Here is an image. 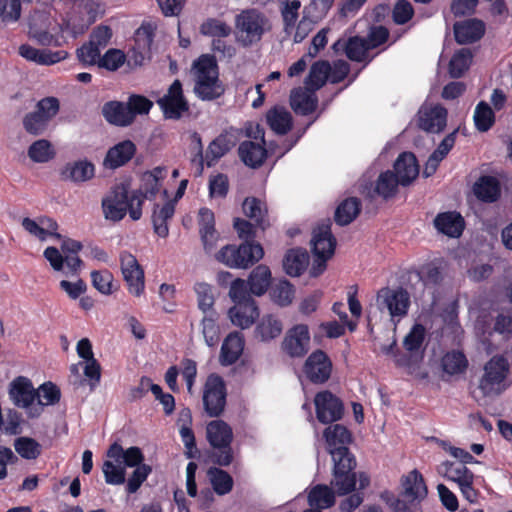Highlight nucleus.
I'll return each mask as SVG.
<instances>
[{"label":"nucleus","mask_w":512,"mask_h":512,"mask_svg":"<svg viewBox=\"0 0 512 512\" xmlns=\"http://www.w3.org/2000/svg\"><path fill=\"white\" fill-rule=\"evenodd\" d=\"M336 247V238L332 234L331 224H322L313 231L312 252L315 256L332 257Z\"/></svg>","instance_id":"obj_21"},{"label":"nucleus","mask_w":512,"mask_h":512,"mask_svg":"<svg viewBox=\"0 0 512 512\" xmlns=\"http://www.w3.org/2000/svg\"><path fill=\"white\" fill-rule=\"evenodd\" d=\"M317 420L322 424H332L342 419L344 404L329 390L318 392L314 397Z\"/></svg>","instance_id":"obj_10"},{"label":"nucleus","mask_w":512,"mask_h":512,"mask_svg":"<svg viewBox=\"0 0 512 512\" xmlns=\"http://www.w3.org/2000/svg\"><path fill=\"white\" fill-rule=\"evenodd\" d=\"M206 438L212 448L209 460L220 467L231 465L234 461L232 427L223 420H212L207 424Z\"/></svg>","instance_id":"obj_3"},{"label":"nucleus","mask_w":512,"mask_h":512,"mask_svg":"<svg viewBox=\"0 0 512 512\" xmlns=\"http://www.w3.org/2000/svg\"><path fill=\"white\" fill-rule=\"evenodd\" d=\"M283 331L282 321L274 314L263 315L256 324L255 338L269 342L281 335Z\"/></svg>","instance_id":"obj_29"},{"label":"nucleus","mask_w":512,"mask_h":512,"mask_svg":"<svg viewBox=\"0 0 512 512\" xmlns=\"http://www.w3.org/2000/svg\"><path fill=\"white\" fill-rule=\"evenodd\" d=\"M248 281L237 278L231 282L229 296L234 302V305L242 302L255 301L251 297Z\"/></svg>","instance_id":"obj_55"},{"label":"nucleus","mask_w":512,"mask_h":512,"mask_svg":"<svg viewBox=\"0 0 512 512\" xmlns=\"http://www.w3.org/2000/svg\"><path fill=\"white\" fill-rule=\"evenodd\" d=\"M426 330L422 324L416 323L404 337L403 347L408 352H417L425 340Z\"/></svg>","instance_id":"obj_53"},{"label":"nucleus","mask_w":512,"mask_h":512,"mask_svg":"<svg viewBox=\"0 0 512 512\" xmlns=\"http://www.w3.org/2000/svg\"><path fill=\"white\" fill-rule=\"evenodd\" d=\"M473 118L475 127L480 132H487L495 123V113L485 101L476 105Z\"/></svg>","instance_id":"obj_49"},{"label":"nucleus","mask_w":512,"mask_h":512,"mask_svg":"<svg viewBox=\"0 0 512 512\" xmlns=\"http://www.w3.org/2000/svg\"><path fill=\"white\" fill-rule=\"evenodd\" d=\"M467 367L468 360L461 351L447 352L442 358V368L449 375L461 374L466 371Z\"/></svg>","instance_id":"obj_46"},{"label":"nucleus","mask_w":512,"mask_h":512,"mask_svg":"<svg viewBox=\"0 0 512 512\" xmlns=\"http://www.w3.org/2000/svg\"><path fill=\"white\" fill-rule=\"evenodd\" d=\"M244 214L255 222V225L264 230L268 225L265 204L256 197H247L242 204Z\"/></svg>","instance_id":"obj_40"},{"label":"nucleus","mask_w":512,"mask_h":512,"mask_svg":"<svg viewBox=\"0 0 512 512\" xmlns=\"http://www.w3.org/2000/svg\"><path fill=\"white\" fill-rule=\"evenodd\" d=\"M447 123V109L436 105L424 111L419 118V127L431 133H439L444 130Z\"/></svg>","instance_id":"obj_27"},{"label":"nucleus","mask_w":512,"mask_h":512,"mask_svg":"<svg viewBox=\"0 0 512 512\" xmlns=\"http://www.w3.org/2000/svg\"><path fill=\"white\" fill-rule=\"evenodd\" d=\"M394 174L400 180V185L407 186L419 174V165L412 152H402L394 163Z\"/></svg>","instance_id":"obj_22"},{"label":"nucleus","mask_w":512,"mask_h":512,"mask_svg":"<svg viewBox=\"0 0 512 512\" xmlns=\"http://www.w3.org/2000/svg\"><path fill=\"white\" fill-rule=\"evenodd\" d=\"M200 33L204 36L227 37L231 33V28L225 22L216 18H208L200 26Z\"/></svg>","instance_id":"obj_54"},{"label":"nucleus","mask_w":512,"mask_h":512,"mask_svg":"<svg viewBox=\"0 0 512 512\" xmlns=\"http://www.w3.org/2000/svg\"><path fill=\"white\" fill-rule=\"evenodd\" d=\"M143 197L139 192H131L124 184L116 185L102 199V210L105 218L113 222L121 221L127 213L132 220L142 217Z\"/></svg>","instance_id":"obj_1"},{"label":"nucleus","mask_w":512,"mask_h":512,"mask_svg":"<svg viewBox=\"0 0 512 512\" xmlns=\"http://www.w3.org/2000/svg\"><path fill=\"white\" fill-rule=\"evenodd\" d=\"M356 482L357 476L354 469H333L331 485L336 489L338 495L343 496L354 491Z\"/></svg>","instance_id":"obj_41"},{"label":"nucleus","mask_w":512,"mask_h":512,"mask_svg":"<svg viewBox=\"0 0 512 512\" xmlns=\"http://www.w3.org/2000/svg\"><path fill=\"white\" fill-rule=\"evenodd\" d=\"M39 404L40 405H54L59 402L61 391L59 387L52 382H45L39 387Z\"/></svg>","instance_id":"obj_62"},{"label":"nucleus","mask_w":512,"mask_h":512,"mask_svg":"<svg viewBox=\"0 0 512 512\" xmlns=\"http://www.w3.org/2000/svg\"><path fill=\"white\" fill-rule=\"evenodd\" d=\"M239 141V130L233 127L224 129L208 145L205 153L207 167L215 166L218 161L228 154Z\"/></svg>","instance_id":"obj_13"},{"label":"nucleus","mask_w":512,"mask_h":512,"mask_svg":"<svg viewBox=\"0 0 512 512\" xmlns=\"http://www.w3.org/2000/svg\"><path fill=\"white\" fill-rule=\"evenodd\" d=\"M376 304L380 310L387 309L391 317L402 318L407 315L410 307L409 293L398 287H383L377 292Z\"/></svg>","instance_id":"obj_9"},{"label":"nucleus","mask_w":512,"mask_h":512,"mask_svg":"<svg viewBox=\"0 0 512 512\" xmlns=\"http://www.w3.org/2000/svg\"><path fill=\"white\" fill-rule=\"evenodd\" d=\"M473 193L478 200L484 203H494L501 196L500 182L494 176H480L473 185Z\"/></svg>","instance_id":"obj_26"},{"label":"nucleus","mask_w":512,"mask_h":512,"mask_svg":"<svg viewBox=\"0 0 512 512\" xmlns=\"http://www.w3.org/2000/svg\"><path fill=\"white\" fill-rule=\"evenodd\" d=\"M271 271L268 266L260 264L256 266L248 277L250 292L255 296H262L271 285Z\"/></svg>","instance_id":"obj_38"},{"label":"nucleus","mask_w":512,"mask_h":512,"mask_svg":"<svg viewBox=\"0 0 512 512\" xmlns=\"http://www.w3.org/2000/svg\"><path fill=\"white\" fill-rule=\"evenodd\" d=\"M35 110L50 122L58 114L60 102L53 96L44 97L37 102Z\"/></svg>","instance_id":"obj_63"},{"label":"nucleus","mask_w":512,"mask_h":512,"mask_svg":"<svg viewBox=\"0 0 512 512\" xmlns=\"http://www.w3.org/2000/svg\"><path fill=\"white\" fill-rule=\"evenodd\" d=\"M361 207V201L357 197H348L344 199L335 210V222L340 226L350 224L359 215Z\"/></svg>","instance_id":"obj_39"},{"label":"nucleus","mask_w":512,"mask_h":512,"mask_svg":"<svg viewBox=\"0 0 512 512\" xmlns=\"http://www.w3.org/2000/svg\"><path fill=\"white\" fill-rule=\"evenodd\" d=\"M279 2L284 4L281 15L285 29L294 27L299 17L300 0H279Z\"/></svg>","instance_id":"obj_56"},{"label":"nucleus","mask_w":512,"mask_h":512,"mask_svg":"<svg viewBox=\"0 0 512 512\" xmlns=\"http://www.w3.org/2000/svg\"><path fill=\"white\" fill-rule=\"evenodd\" d=\"M14 448L24 459L34 460L41 454L40 444L33 438L20 437L15 440Z\"/></svg>","instance_id":"obj_51"},{"label":"nucleus","mask_w":512,"mask_h":512,"mask_svg":"<svg viewBox=\"0 0 512 512\" xmlns=\"http://www.w3.org/2000/svg\"><path fill=\"white\" fill-rule=\"evenodd\" d=\"M333 364L328 354L317 349L306 359L303 365V373L313 384H324L331 377Z\"/></svg>","instance_id":"obj_12"},{"label":"nucleus","mask_w":512,"mask_h":512,"mask_svg":"<svg viewBox=\"0 0 512 512\" xmlns=\"http://www.w3.org/2000/svg\"><path fill=\"white\" fill-rule=\"evenodd\" d=\"M127 105L134 121L137 115L148 114L153 107V102L143 95L132 94L128 98Z\"/></svg>","instance_id":"obj_61"},{"label":"nucleus","mask_w":512,"mask_h":512,"mask_svg":"<svg viewBox=\"0 0 512 512\" xmlns=\"http://www.w3.org/2000/svg\"><path fill=\"white\" fill-rule=\"evenodd\" d=\"M49 125V121L36 110L26 114L23 118V127L28 134L38 136L43 134Z\"/></svg>","instance_id":"obj_52"},{"label":"nucleus","mask_w":512,"mask_h":512,"mask_svg":"<svg viewBox=\"0 0 512 512\" xmlns=\"http://www.w3.org/2000/svg\"><path fill=\"white\" fill-rule=\"evenodd\" d=\"M197 97L204 101H212L224 94V87L219 80L218 65L215 56L203 54L193 63Z\"/></svg>","instance_id":"obj_2"},{"label":"nucleus","mask_w":512,"mask_h":512,"mask_svg":"<svg viewBox=\"0 0 512 512\" xmlns=\"http://www.w3.org/2000/svg\"><path fill=\"white\" fill-rule=\"evenodd\" d=\"M331 65L326 60H318L314 62L305 78V86L308 90L317 91L325 85L329 80Z\"/></svg>","instance_id":"obj_36"},{"label":"nucleus","mask_w":512,"mask_h":512,"mask_svg":"<svg viewBox=\"0 0 512 512\" xmlns=\"http://www.w3.org/2000/svg\"><path fill=\"white\" fill-rule=\"evenodd\" d=\"M270 297L278 306L287 307L295 297V288L288 280H280L271 286Z\"/></svg>","instance_id":"obj_44"},{"label":"nucleus","mask_w":512,"mask_h":512,"mask_svg":"<svg viewBox=\"0 0 512 512\" xmlns=\"http://www.w3.org/2000/svg\"><path fill=\"white\" fill-rule=\"evenodd\" d=\"M339 46L344 49L347 58L354 62H363L367 57L368 51L371 50L366 39L360 36L349 37L343 42L338 40L333 45V48L338 50Z\"/></svg>","instance_id":"obj_31"},{"label":"nucleus","mask_w":512,"mask_h":512,"mask_svg":"<svg viewBox=\"0 0 512 512\" xmlns=\"http://www.w3.org/2000/svg\"><path fill=\"white\" fill-rule=\"evenodd\" d=\"M164 169L162 167H155L151 171H146L142 175V185L140 189L132 190L131 192H139L143 197V203L146 199H153L159 192L161 180L164 178Z\"/></svg>","instance_id":"obj_35"},{"label":"nucleus","mask_w":512,"mask_h":512,"mask_svg":"<svg viewBox=\"0 0 512 512\" xmlns=\"http://www.w3.org/2000/svg\"><path fill=\"white\" fill-rule=\"evenodd\" d=\"M335 501V492L325 484H317L308 492L307 502L311 508L322 511L334 506Z\"/></svg>","instance_id":"obj_34"},{"label":"nucleus","mask_w":512,"mask_h":512,"mask_svg":"<svg viewBox=\"0 0 512 512\" xmlns=\"http://www.w3.org/2000/svg\"><path fill=\"white\" fill-rule=\"evenodd\" d=\"M227 389L223 378L211 373L208 375L203 387V407L205 413L211 418L220 417L226 407Z\"/></svg>","instance_id":"obj_7"},{"label":"nucleus","mask_w":512,"mask_h":512,"mask_svg":"<svg viewBox=\"0 0 512 512\" xmlns=\"http://www.w3.org/2000/svg\"><path fill=\"white\" fill-rule=\"evenodd\" d=\"M244 345L245 340L241 332L234 331L229 333L221 346V364L229 366L236 363L243 353Z\"/></svg>","instance_id":"obj_24"},{"label":"nucleus","mask_w":512,"mask_h":512,"mask_svg":"<svg viewBox=\"0 0 512 512\" xmlns=\"http://www.w3.org/2000/svg\"><path fill=\"white\" fill-rule=\"evenodd\" d=\"M398 185H400V180L393 171L387 170L379 175L375 192L384 199H389L396 194Z\"/></svg>","instance_id":"obj_47"},{"label":"nucleus","mask_w":512,"mask_h":512,"mask_svg":"<svg viewBox=\"0 0 512 512\" xmlns=\"http://www.w3.org/2000/svg\"><path fill=\"white\" fill-rule=\"evenodd\" d=\"M94 174V165L86 160L68 163L61 171L63 180H70L75 183L88 181L94 177Z\"/></svg>","instance_id":"obj_33"},{"label":"nucleus","mask_w":512,"mask_h":512,"mask_svg":"<svg viewBox=\"0 0 512 512\" xmlns=\"http://www.w3.org/2000/svg\"><path fill=\"white\" fill-rule=\"evenodd\" d=\"M238 154L242 162L251 168L262 166L267 158L265 145L253 141H243L239 145Z\"/></svg>","instance_id":"obj_30"},{"label":"nucleus","mask_w":512,"mask_h":512,"mask_svg":"<svg viewBox=\"0 0 512 512\" xmlns=\"http://www.w3.org/2000/svg\"><path fill=\"white\" fill-rule=\"evenodd\" d=\"M194 290L197 295L199 309L203 312L210 310L214 305L212 286L207 283L200 282L195 284Z\"/></svg>","instance_id":"obj_60"},{"label":"nucleus","mask_w":512,"mask_h":512,"mask_svg":"<svg viewBox=\"0 0 512 512\" xmlns=\"http://www.w3.org/2000/svg\"><path fill=\"white\" fill-rule=\"evenodd\" d=\"M165 119L179 120L189 111V103L184 96L183 86L179 79H175L169 86L167 93L157 100Z\"/></svg>","instance_id":"obj_8"},{"label":"nucleus","mask_w":512,"mask_h":512,"mask_svg":"<svg viewBox=\"0 0 512 512\" xmlns=\"http://www.w3.org/2000/svg\"><path fill=\"white\" fill-rule=\"evenodd\" d=\"M329 453L334 462L333 469H355V456L350 452L347 446H338V448L330 449Z\"/></svg>","instance_id":"obj_50"},{"label":"nucleus","mask_w":512,"mask_h":512,"mask_svg":"<svg viewBox=\"0 0 512 512\" xmlns=\"http://www.w3.org/2000/svg\"><path fill=\"white\" fill-rule=\"evenodd\" d=\"M152 472V467L148 464H142L135 468L129 477L126 485V491L128 494L136 493L143 482L148 478L149 474Z\"/></svg>","instance_id":"obj_59"},{"label":"nucleus","mask_w":512,"mask_h":512,"mask_svg":"<svg viewBox=\"0 0 512 512\" xmlns=\"http://www.w3.org/2000/svg\"><path fill=\"white\" fill-rule=\"evenodd\" d=\"M120 265L128 291L134 296H141L145 289V276L137 258L128 251H122Z\"/></svg>","instance_id":"obj_11"},{"label":"nucleus","mask_w":512,"mask_h":512,"mask_svg":"<svg viewBox=\"0 0 512 512\" xmlns=\"http://www.w3.org/2000/svg\"><path fill=\"white\" fill-rule=\"evenodd\" d=\"M316 91L308 90L305 87L294 88L290 94V106L296 114L308 116L312 114L318 106Z\"/></svg>","instance_id":"obj_23"},{"label":"nucleus","mask_w":512,"mask_h":512,"mask_svg":"<svg viewBox=\"0 0 512 512\" xmlns=\"http://www.w3.org/2000/svg\"><path fill=\"white\" fill-rule=\"evenodd\" d=\"M102 115L108 123L116 126L126 127L133 123L127 103L120 101L106 102L102 107Z\"/></svg>","instance_id":"obj_28"},{"label":"nucleus","mask_w":512,"mask_h":512,"mask_svg":"<svg viewBox=\"0 0 512 512\" xmlns=\"http://www.w3.org/2000/svg\"><path fill=\"white\" fill-rule=\"evenodd\" d=\"M400 483L402 486L400 496L408 503L422 502L428 494L423 475L417 469L402 475Z\"/></svg>","instance_id":"obj_16"},{"label":"nucleus","mask_w":512,"mask_h":512,"mask_svg":"<svg viewBox=\"0 0 512 512\" xmlns=\"http://www.w3.org/2000/svg\"><path fill=\"white\" fill-rule=\"evenodd\" d=\"M266 121L276 134L285 135L292 128V116L284 107L275 106L266 114Z\"/></svg>","instance_id":"obj_37"},{"label":"nucleus","mask_w":512,"mask_h":512,"mask_svg":"<svg viewBox=\"0 0 512 512\" xmlns=\"http://www.w3.org/2000/svg\"><path fill=\"white\" fill-rule=\"evenodd\" d=\"M323 437L329 450L338 448V446H347L352 442L351 432L341 424L328 426L323 432Z\"/></svg>","instance_id":"obj_42"},{"label":"nucleus","mask_w":512,"mask_h":512,"mask_svg":"<svg viewBox=\"0 0 512 512\" xmlns=\"http://www.w3.org/2000/svg\"><path fill=\"white\" fill-rule=\"evenodd\" d=\"M472 53L468 48L457 50L449 62V74L452 78H460L469 69Z\"/></svg>","instance_id":"obj_48"},{"label":"nucleus","mask_w":512,"mask_h":512,"mask_svg":"<svg viewBox=\"0 0 512 512\" xmlns=\"http://www.w3.org/2000/svg\"><path fill=\"white\" fill-rule=\"evenodd\" d=\"M9 395L13 403L20 408H29L38 396L30 379L24 376L16 377L9 388Z\"/></svg>","instance_id":"obj_18"},{"label":"nucleus","mask_w":512,"mask_h":512,"mask_svg":"<svg viewBox=\"0 0 512 512\" xmlns=\"http://www.w3.org/2000/svg\"><path fill=\"white\" fill-rule=\"evenodd\" d=\"M433 225L439 233L450 238H459L465 229V220L457 211H446L435 216Z\"/></svg>","instance_id":"obj_17"},{"label":"nucleus","mask_w":512,"mask_h":512,"mask_svg":"<svg viewBox=\"0 0 512 512\" xmlns=\"http://www.w3.org/2000/svg\"><path fill=\"white\" fill-rule=\"evenodd\" d=\"M92 284L100 293L109 295L113 292V275L109 270L91 272Z\"/></svg>","instance_id":"obj_58"},{"label":"nucleus","mask_w":512,"mask_h":512,"mask_svg":"<svg viewBox=\"0 0 512 512\" xmlns=\"http://www.w3.org/2000/svg\"><path fill=\"white\" fill-rule=\"evenodd\" d=\"M198 226L203 247L209 253L214 249L219 238L215 229V215L211 209L207 207L199 209Z\"/></svg>","instance_id":"obj_19"},{"label":"nucleus","mask_w":512,"mask_h":512,"mask_svg":"<svg viewBox=\"0 0 512 512\" xmlns=\"http://www.w3.org/2000/svg\"><path fill=\"white\" fill-rule=\"evenodd\" d=\"M308 263V252L302 248L288 250L283 259L284 270L292 277L300 276L307 268Z\"/></svg>","instance_id":"obj_32"},{"label":"nucleus","mask_w":512,"mask_h":512,"mask_svg":"<svg viewBox=\"0 0 512 512\" xmlns=\"http://www.w3.org/2000/svg\"><path fill=\"white\" fill-rule=\"evenodd\" d=\"M237 39L243 47H249L261 41L269 29L268 18L257 9H246L235 17Z\"/></svg>","instance_id":"obj_5"},{"label":"nucleus","mask_w":512,"mask_h":512,"mask_svg":"<svg viewBox=\"0 0 512 512\" xmlns=\"http://www.w3.org/2000/svg\"><path fill=\"white\" fill-rule=\"evenodd\" d=\"M137 148L131 140H123L109 148L104 158V166L117 169L127 164L136 154Z\"/></svg>","instance_id":"obj_20"},{"label":"nucleus","mask_w":512,"mask_h":512,"mask_svg":"<svg viewBox=\"0 0 512 512\" xmlns=\"http://www.w3.org/2000/svg\"><path fill=\"white\" fill-rule=\"evenodd\" d=\"M78 60L84 66H93L98 65L101 59V49L91 44L89 41L84 43L80 48L76 51Z\"/></svg>","instance_id":"obj_57"},{"label":"nucleus","mask_w":512,"mask_h":512,"mask_svg":"<svg viewBox=\"0 0 512 512\" xmlns=\"http://www.w3.org/2000/svg\"><path fill=\"white\" fill-rule=\"evenodd\" d=\"M510 372L508 360L502 355L493 356L484 366L478 388L483 396H496L507 388L506 380Z\"/></svg>","instance_id":"obj_6"},{"label":"nucleus","mask_w":512,"mask_h":512,"mask_svg":"<svg viewBox=\"0 0 512 512\" xmlns=\"http://www.w3.org/2000/svg\"><path fill=\"white\" fill-rule=\"evenodd\" d=\"M310 333L306 324H297L290 328L282 342L283 351L292 358H301L309 350Z\"/></svg>","instance_id":"obj_14"},{"label":"nucleus","mask_w":512,"mask_h":512,"mask_svg":"<svg viewBox=\"0 0 512 512\" xmlns=\"http://www.w3.org/2000/svg\"><path fill=\"white\" fill-rule=\"evenodd\" d=\"M125 54L118 49H109L100 59V68H105L108 71L118 70L125 62Z\"/></svg>","instance_id":"obj_64"},{"label":"nucleus","mask_w":512,"mask_h":512,"mask_svg":"<svg viewBox=\"0 0 512 512\" xmlns=\"http://www.w3.org/2000/svg\"><path fill=\"white\" fill-rule=\"evenodd\" d=\"M228 315L233 325L247 329L259 317V309L255 301L242 302L231 307Z\"/></svg>","instance_id":"obj_25"},{"label":"nucleus","mask_w":512,"mask_h":512,"mask_svg":"<svg viewBox=\"0 0 512 512\" xmlns=\"http://www.w3.org/2000/svg\"><path fill=\"white\" fill-rule=\"evenodd\" d=\"M56 155L53 145L49 140L39 139L28 148V157L35 163H47Z\"/></svg>","instance_id":"obj_45"},{"label":"nucleus","mask_w":512,"mask_h":512,"mask_svg":"<svg viewBox=\"0 0 512 512\" xmlns=\"http://www.w3.org/2000/svg\"><path fill=\"white\" fill-rule=\"evenodd\" d=\"M208 476L210 478L213 490L217 495H226L232 491L234 481L232 476L225 470L219 467H210L208 469Z\"/></svg>","instance_id":"obj_43"},{"label":"nucleus","mask_w":512,"mask_h":512,"mask_svg":"<svg viewBox=\"0 0 512 512\" xmlns=\"http://www.w3.org/2000/svg\"><path fill=\"white\" fill-rule=\"evenodd\" d=\"M486 32V24L478 18H469L457 21L453 25L455 41L460 45L473 44L483 38Z\"/></svg>","instance_id":"obj_15"},{"label":"nucleus","mask_w":512,"mask_h":512,"mask_svg":"<svg viewBox=\"0 0 512 512\" xmlns=\"http://www.w3.org/2000/svg\"><path fill=\"white\" fill-rule=\"evenodd\" d=\"M264 250L256 242H243L240 245L228 244L222 247L215 255L218 262L230 268L247 269L261 260Z\"/></svg>","instance_id":"obj_4"}]
</instances>
